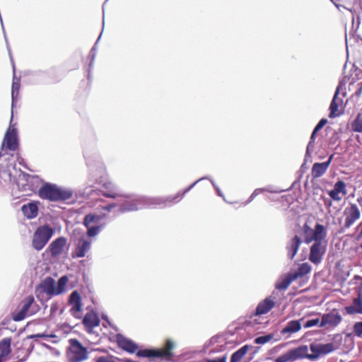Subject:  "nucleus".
I'll use <instances>...</instances> for the list:
<instances>
[{"label": "nucleus", "mask_w": 362, "mask_h": 362, "mask_svg": "<svg viewBox=\"0 0 362 362\" xmlns=\"http://www.w3.org/2000/svg\"><path fill=\"white\" fill-rule=\"evenodd\" d=\"M116 341L119 348L130 354L136 352L138 357L158 358L165 361H170L174 357L173 351L175 344L170 339H166L164 346L160 349H146L139 351V346L136 343L120 334H117Z\"/></svg>", "instance_id": "1"}, {"label": "nucleus", "mask_w": 362, "mask_h": 362, "mask_svg": "<svg viewBox=\"0 0 362 362\" xmlns=\"http://www.w3.org/2000/svg\"><path fill=\"white\" fill-rule=\"evenodd\" d=\"M38 196L53 202H65L73 196V191L51 182L43 183L38 189Z\"/></svg>", "instance_id": "2"}, {"label": "nucleus", "mask_w": 362, "mask_h": 362, "mask_svg": "<svg viewBox=\"0 0 362 362\" xmlns=\"http://www.w3.org/2000/svg\"><path fill=\"white\" fill-rule=\"evenodd\" d=\"M55 231V228L49 224H44L37 227L33 237V247L37 251L42 250L54 235Z\"/></svg>", "instance_id": "3"}, {"label": "nucleus", "mask_w": 362, "mask_h": 362, "mask_svg": "<svg viewBox=\"0 0 362 362\" xmlns=\"http://www.w3.org/2000/svg\"><path fill=\"white\" fill-rule=\"evenodd\" d=\"M67 355L72 362H81L87 358V349L77 339L69 340Z\"/></svg>", "instance_id": "4"}, {"label": "nucleus", "mask_w": 362, "mask_h": 362, "mask_svg": "<svg viewBox=\"0 0 362 362\" xmlns=\"http://www.w3.org/2000/svg\"><path fill=\"white\" fill-rule=\"evenodd\" d=\"M303 233L304 235V242L309 244L311 242L323 240L327 235L325 228L323 225L317 223L315 228H311L307 223L303 226Z\"/></svg>", "instance_id": "5"}, {"label": "nucleus", "mask_w": 362, "mask_h": 362, "mask_svg": "<svg viewBox=\"0 0 362 362\" xmlns=\"http://www.w3.org/2000/svg\"><path fill=\"white\" fill-rule=\"evenodd\" d=\"M13 119V115L11 116L10 124H11ZM19 139L18 135V130L16 127H12L10 124L9 127L6 130L4 138L1 145V151H4L5 147L7 150L15 151L18 148ZM2 156V151L0 152V157Z\"/></svg>", "instance_id": "6"}, {"label": "nucleus", "mask_w": 362, "mask_h": 362, "mask_svg": "<svg viewBox=\"0 0 362 362\" xmlns=\"http://www.w3.org/2000/svg\"><path fill=\"white\" fill-rule=\"evenodd\" d=\"M4 39L6 43L7 49L9 54L10 59L12 64L13 66V81H12V86H11V109L13 110L14 106L16 105V103H17L18 95H19V90L21 87V77H17L16 75V67L14 64V62L13 59V57L11 55V51L8 45V42L7 40V36L6 32H4Z\"/></svg>", "instance_id": "7"}, {"label": "nucleus", "mask_w": 362, "mask_h": 362, "mask_svg": "<svg viewBox=\"0 0 362 362\" xmlns=\"http://www.w3.org/2000/svg\"><path fill=\"white\" fill-rule=\"evenodd\" d=\"M96 182L100 185L99 191L104 197L112 199L120 197L116 185L108 179L107 173L97 180Z\"/></svg>", "instance_id": "8"}, {"label": "nucleus", "mask_w": 362, "mask_h": 362, "mask_svg": "<svg viewBox=\"0 0 362 362\" xmlns=\"http://www.w3.org/2000/svg\"><path fill=\"white\" fill-rule=\"evenodd\" d=\"M308 348L306 345H302L297 348L288 350L287 352L279 356L275 359V362L295 361L298 359L305 358Z\"/></svg>", "instance_id": "9"}, {"label": "nucleus", "mask_w": 362, "mask_h": 362, "mask_svg": "<svg viewBox=\"0 0 362 362\" xmlns=\"http://www.w3.org/2000/svg\"><path fill=\"white\" fill-rule=\"evenodd\" d=\"M22 183H18V187L25 192H35L40 184V179L37 175H31L26 173H21Z\"/></svg>", "instance_id": "10"}, {"label": "nucleus", "mask_w": 362, "mask_h": 362, "mask_svg": "<svg viewBox=\"0 0 362 362\" xmlns=\"http://www.w3.org/2000/svg\"><path fill=\"white\" fill-rule=\"evenodd\" d=\"M326 252V244L322 240L314 243L310 248L309 260L315 264H319Z\"/></svg>", "instance_id": "11"}, {"label": "nucleus", "mask_w": 362, "mask_h": 362, "mask_svg": "<svg viewBox=\"0 0 362 362\" xmlns=\"http://www.w3.org/2000/svg\"><path fill=\"white\" fill-rule=\"evenodd\" d=\"M90 62L86 64V78L81 80L79 84V90H78L77 97L78 101L83 102L88 99L89 93L90 91Z\"/></svg>", "instance_id": "12"}, {"label": "nucleus", "mask_w": 362, "mask_h": 362, "mask_svg": "<svg viewBox=\"0 0 362 362\" xmlns=\"http://www.w3.org/2000/svg\"><path fill=\"white\" fill-rule=\"evenodd\" d=\"M336 349L333 343H328L325 344H310V350L313 354H309L306 352V357L310 360L317 358L320 355L328 354Z\"/></svg>", "instance_id": "13"}, {"label": "nucleus", "mask_w": 362, "mask_h": 362, "mask_svg": "<svg viewBox=\"0 0 362 362\" xmlns=\"http://www.w3.org/2000/svg\"><path fill=\"white\" fill-rule=\"evenodd\" d=\"M345 216L344 228H349L361 217V212L356 204L351 203L344 211Z\"/></svg>", "instance_id": "14"}, {"label": "nucleus", "mask_w": 362, "mask_h": 362, "mask_svg": "<svg viewBox=\"0 0 362 362\" xmlns=\"http://www.w3.org/2000/svg\"><path fill=\"white\" fill-rule=\"evenodd\" d=\"M275 298L274 296H269L261 300L258 303L255 313L250 315V318L254 316L265 315L270 312L276 305Z\"/></svg>", "instance_id": "15"}, {"label": "nucleus", "mask_w": 362, "mask_h": 362, "mask_svg": "<svg viewBox=\"0 0 362 362\" xmlns=\"http://www.w3.org/2000/svg\"><path fill=\"white\" fill-rule=\"evenodd\" d=\"M341 321V315L338 312L333 310L322 315V319L319 327H325L327 326L329 327L334 328L339 325Z\"/></svg>", "instance_id": "16"}, {"label": "nucleus", "mask_w": 362, "mask_h": 362, "mask_svg": "<svg viewBox=\"0 0 362 362\" xmlns=\"http://www.w3.org/2000/svg\"><path fill=\"white\" fill-rule=\"evenodd\" d=\"M67 243V239L65 237L60 236L54 240L47 248L52 257H57L60 255Z\"/></svg>", "instance_id": "17"}, {"label": "nucleus", "mask_w": 362, "mask_h": 362, "mask_svg": "<svg viewBox=\"0 0 362 362\" xmlns=\"http://www.w3.org/2000/svg\"><path fill=\"white\" fill-rule=\"evenodd\" d=\"M68 303L71 308L70 313L72 316L79 318L78 313L81 310V296L77 290L73 291L69 296Z\"/></svg>", "instance_id": "18"}, {"label": "nucleus", "mask_w": 362, "mask_h": 362, "mask_svg": "<svg viewBox=\"0 0 362 362\" xmlns=\"http://www.w3.org/2000/svg\"><path fill=\"white\" fill-rule=\"evenodd\" d=\"M347 194L346 183L342 180L337 181L332 190L328 191L330 198L337 202H340L342 197Z\"/></svg>", "instance_id": "19"}, {"label": "nucleus", "mask_w": 362, "mask_h": 362, "mask_svg": "<svg viewBox=\"0 0 362 362\" xmlns=\"http://www.w3.org/2000/svg\"><path fill=\"white\" fill-rule=\"evenodd\" d=\"M90 247V241L86 240L83 236L78 240L75 250L71 252L72 258L83 257Z\"/></svg>", "instance_id": "20"}, {"label": "nucleus", "mask_w": 362, "mask_h": 362, "mask_svg": "<svg viewBox=\"0 0 362 362\" xmlns=\"http://www.w3.org/2000/svg\"><path fill=\"white\" fill-rule=\"evenodd\" d=\"M39 204L37 201H30L27 204H24L21 206V211L23 214L28 219H33L37 216L39 212Z\"/></svg>", "instance_id": "21"}, {"label": "nucleus", "mask_w": 362, "mask_h": 362, "mask_svg": "<svg viewBox=\"0 0 362 362\" xmlns=\"http://www.w3.org/2000/svg\"><path fill=\"white\" fill-rule=\"evenodd\" d=\"M38 289H40L41 291L44 293H46L49 298L57 296L56 295V281L55 280L50 277H46L42 283L39 285Z\"/></svg>", "instance_id": "22"}, {"label": "nucleus", "mask_w": 362, "mask_h": 362, "mask_svg": "<svg viewBox=\"0 0 362 362\" xmlns=\"http://www.w3.org/2000/svg\"><path fill=\"white\" fill-rule=\"evenodd\" d=\"M332 158L333 155H331L327 161L323 163H314L311 170L312 177L313 178H317L323 175L328 169L332 160Z\"/></svg>", "instance_id": "23"}, {"label": "nucleus", "mask_w": 362, "mask_h": 362, "mask_svg": "<svg viewBox=\"0 0 362 362\" xmlns=\"http://www.w3.org/2000/svg\"><path fill=\"white\" fill-rule=\"evenodd\" d=\"M302 243V240L297 235H295L288 243L286 245L287 255L290 259H293L297 254L299 247Z\"/></svg>", "instance_id": "24"}, {"label": "nucleus", "mask_w": 362, "mask_h": 362, "mask_svg": "<svg viewBox=\"0 0 362 362\" xmlns=\"http://www.w3.org/2000/svg\"><path fill=\"white\" fill-rule=\"evenodd\" d=\"M196 182L193 183L192 185H191L189 187L186 188L185 190L183 191H180V192H178L177 194H174V195H170L167 197H165V199H163L159 203H163V204H167V203H170V204H174V203H177L179 201H180L182 197H184V195L188 192L189 191L194 185H195Z\"/></svg>", "instance_id": "25"}, {"label": "nucleus", "mask_w": 362, "mask_h": 362, "mask_svg": "<svg viewBox=\"0 0 362 362\" xmlns=\"http://www.w3.org/2000/svg\"><path fill=\"white\" fill-rule=\"evenodd\" d=\"M311 266L308 262H305L300 264L298 266V269L294 272H291V274H292L293 279L296 280L298 279L303 278V276L309 274L311 272Z\"/></svg>", "instance_id": "26"}, {"label": "nucleus", "mask_w": 362, "mask_h": 362, "mask_svg": "<svg viewBox=\"0 0 362 362\" xmlns=\"http://www.w3.org/2000/svg\"><path fill=\"white\" fill-rule=\"evenodd\" d=\"M337 8L343 7L349 11H352L361 0H330Z\"/></svg>", "instance_id": "27"}, {"label": "nucleus", "mask_w": 362, "mask_h": 362, "mask_svg": "<svg viewBox=\"0 0 362 362\" xmlns=\"http://www.w3.org/2000/svg\"><path fill=\"white\" fill-rule=\"evenodd\" d=\"M339 91V88L338 87L335 92L334 98L331 102L330 106H329V110H330L329 117H334L338 116L339 115L338 111H339V106L341 103V100L338 99V98H337Z\"/></svg>", "instance_id": "28"}, {"label": "nucleus", "mask_w": 362, "mask_h": 362, "mask_svg": "<svg viewBox=\"0 0 362 362\" xmlns=\"http://www.w3.org/2000/svg\"><path fill=\"white\" fill-rule=\"evenodd\" d=\"M346 311L349 315L362 313V300L360 298H356L353 300L351 305L345 308Z\"/></svg>", "instance_id": "29"}, {"label": "nucleus", "mask_w": 362, "mask_h": 362, "mask_svg": "<svg viewBox=\"0 0 362 362\" xmlns=\"http://www.w3.org/2000/svg\"><path fill=\"white\" fill-rule=\"evenodd\" d=\"M11 353V338L6 337L0 341V356L6 357Z\"/></svg>", "instance_id": "30"}, {"label": "nucleus", "mask_w": 362, "mask_h": 362, "mask_svg": "<svg viewBox=\"0 0 362 362\" xmlns=\"http://www.w3.org/2000/svg\"><path fill=\"white\" fill-rule=\"evenodd\" d=\"M301 329V324L299 320H291L288 322L286 326L281 330V333L283 334L289 333L293 334L300 331Z\"/></svg>", "instance_id": "31"}, {"label": "nucleus", "mask_w": 362, "mask_h": 362, "mask_svg": "<svg viewBox=\"0 0 362 362\" xmlns=\"http://www.w3.org/2000/svg\"><path fill=\"white\" fill-rule=\"evenodd\" d=\"M141 204L142 201L141 199H136L127 202L121 205V211L124 212L137 210L139 209V206Z\"/></svg>", "instance_id": "32"}, {"label": "nucleus", "mask_w": 362, "mask_h": 362, "mask_svg": "<svg viewBox=\"0 0 362 362\" xmlns=\"http://www.w3.org/2000/svg\"><path fill=\"white\" fill-rule=\"evenodd\" d=\"M294 281H296L295 279H293L292 274L289 272L284 278L281 279V281L276 283V288L279 290H286Z\"/></svg>", "instance_id": "33"}, {"label": "nucleus", "mask_w": 362, "mask_h": 362, "mask_svg": "<svg viewBox=\"0 0 362 362\" xmlns=\"http://www.w3.org/2000/svg\"><path fill=\"white\" fill-rule=\"evenodd\" d=\"M249 345H245L234 352L230 358V362H240L249 350Z\"/></svg>", "instance_id": "34"}, {"label": "nucleus", "mask_w": 362, "mask_h": 362, "mask_svg": "<svg viewBox=\"0 0 362 362\" xmlns=\"http://www.w3.org/2000/svg\"><path fill=\"white\" fill-rule=\"evenodd\" d=\"M69 278L66 275L62 276L56 282V295H60L66 291V286L68 283Z\"/></svg>", "instance_id": "35"}, {"label": "nucleus", "mask_w": 362, "mask_h": 362, "mask_svg": "<svg viewBox=\"0 0 362 362\" xmlns=\"http://www.w3.org/2000/svg\"><path fill=\"white\" fill-rule=\"evenodd\" d=\"M34 303V298L32 296H29L26 297L21 303L22 307L21 310H22L23 312H25L27 315H30L29 310L31 307V305ZM32 313H30L31 315Z\"/></svg>", "instance_id": "36"}, {"label": "nucleus", "mask_w": 362, "mask_h": 362, "mask_svg": "<svg viewBox=\"0 0 362 362\" xmlns=\"http://www.w3.org/2000/svg\"><path fill=\"white\" fill-rule=\"evenodd\" d=\"M352 130L355 132H362V114L359 113L351 124Z\"/></svg>", "instance_id": "37"}, {"label": "nucleus", "mask_w": 362, "mask_h": 362, "mask_svg": "<svg viewBox=\"0 0 362 362\" xmlns=\"http://www.w3.org/2000/svg\"><path fill=\"white\" fill-rule=\"evenodd\" d=\"M90 306H87L86 309L88 310L84 317H83V324L85 327V329L86 331L90 334Z\"/></svg>", "instance_id": "38"}, {"label": "nucleus", "mask_w": 362, "mask_h": 362, "mask_svg": "<svg viewBox=\"0 0 362 362\" xmlns=\"http://www.w3.org/2000/svg\"><path fill=\"white\" fill-rule=\"evenodd\" d=\"M274 334H269L264 336H260L255 339V343L256 344H264L269 341H270L272 339H274Z\"/></svg>", "instance_id": "39"}, {"label": "nucleus", "mask_w": 362, "mask_h": 362, "mask_svg": "<svg viewBox=\"0 0 362 362\" xmlns=\"http://www.w3.org/2000/svg\"><path fill=\"white\" fill-rule=\"evenodd\" d=\"M83 223L86 228V236L90 238V213L87 214L85 216Z\"/></svg>", "instance_id": "40"}, {"label": "nucleus", "mask_w": 362, "mask_h": 362, "mask_svg": "<svg viewBox=\"0 0 362 362\" xmlns=\"http://www.w3.org/2000/svg\"><path fill=\"white\" fill-rule=\"evenodd\" d=\"M27 316H28V315H27L22 310H20L17 313L13 314L12 318L15 322H20L24 320Z\"/></svg>", "instance_id": "41"}, {"label": "nucleus", "mask_w": 362, "mask_h": 362, "mask_svg": "<svg viewBox=\"0 0 362 362\" xmlns=\"http://www.w3.org/2000/svg\"><path fill=\"white\" fill-rule=\"evenodd\" d=\"M354 333L358 337H362V322H356L353 327Z\"/></svg>", "instance_id": "42"}, {"label": "nucleus", "mask_w": 362, "mask_h": 362, "mask_svg": "<svg viewBox=\"0 0 362 362\" xmlns=\"http://www.w3.org/2000/svg\"><path fill=\"white\" fill-rule=\"evenodd\" d=\"M320 320L318 318L312 319V320H308L305 323L304 327L305 328H309V327H313V326L318 325H320Z\"/></svg>", "instance_id": "43"}, {"label": "nucleus", "mask_w": 362, "mask_h": 362, "mask_svg": "<svg viewBox=\"0 0 362 362\" xmlns=\"http://www.w3.org/2000/svg\"><path fill=\"white\" fill-rule=\"evenodd\" d=\"M327 123V119L322 118V119H320L314 129V134H316L318 131H320Z\"/></svg>", "instance_id": "44"}, {"label": "nucleus", "mask_w": 362, "mask_h": 362, "mask_svg": "<svg viewBox=\"0 0 362 362\" xmlns=\"http://www.w3.org/2000/svg\"><path fill=\"white\" fill-rule=\"evenodd\" d=\"M100 319L97 315L92 310V329L95 327H98L100 324Z\"/></svg>", "instance_id": "45"}, {"label": "nucleus", "mask_w": 362, "mask_h": 362, "mask_svg": "<svg viewBox=\"0 0 362 362\" xmlns=\"http://www.w3.org/2000/svg\"><path fill=\"white\" fill-rule=\"evenodd\" d=\"M227 355L225 354L221 357H218L213 359H206V362H227Z\"/></svg>", "instance_id": "46"}, {"label": "nucleus", "mask_w": 362, "mask_h": 362, "mask_svg": "<svg viewBox=\"0 0 362 362\" xmlns=\"http://www.w3.org/2000/svg\"><path fill=\"white\" fill-rule=\"evenodd\" d=\"M98 206H101V208L106 212H110L113 208H115L116 206V204L112 203V204H107L105 206H102V205L99 204Z\"/></svg>", "instance_id": "47"}, {"label": "nucleus", "mask_w": 362, "mask_h": 362, "mask_svg": "<svg viewBox=\"0 0 362 362\" xmlns=\"http://www.w3.org/2000/svg\"><path fill=\"white\" fill-rule=\"evenodd\" d=\"M105 224V223H103L100 226H92V237L96 235L100 231V228Z\"/></svg>", "instance_id": "48"}, {"label": "nucleus", "mask_w": 362, "mask_h": 362, "mask_svg": "<svg viewBox=\"0 0 362 362\" xmlns=\"http://www.w3.org/2000/svg\"><path fill=\"white\" fill-rule=\"evenodd\" d=\"M48 335L45 333H39L36 334H31L27 337V339H34V338H47Z\"/></svg>", "instance_id": "49"}, {"label": "nucleus", "mask_w": 362, "mask_h": 362, "mask_svg": "<svg viewBox=\"0 0 362 362\" xmlns=\"http://www.w3.org/2000/svg\"><path fill=\"white\" fill-rule=\"evenodd\" d=\"M106 215H107L106 213H103L101 216L92 214V218H91L92 223L99 221L100 219L105 218L106 216Z\"/></svg>", "instance_id": "50"}, {"label": "nucleus", "mask_w": 362, "mask_h": 362, "mask_svg": "<svg viewBox=\"0 0 362 362\" xmlns=\"http://www.w3.org/2000/svg\"><path fill=\"white\" fill-rule=\"evenodd\" d=\"M95 362H115L111 357L101 356L95 359Z\"/></svg>", "instance_id": "51"}, {"label": "nucleus", "mask_w": 362, "mask_h": 362, "mask_svg": "<svg viewBox=\"0 0 362 362\" xmlns=\"http://www.w3.org/2000/svg\"><path fill=\"white\" fill-rule=\"evenodd\" d=\"M33 348H34V346L33 344H31L30 347L28 349V353L24 357H23L22 358L19 359L18 362H25V361H26L28 358V356H29V355L32 352Z\"/></svg>", "instance_id": "52"}, {"label": "nucleus", "mask_w": 362, "mask_h": 362, "mask_svg": "<svg viewBox=\"0 0 362 362\" xmlns=\"http://www.w3.org/2000/svg\"><path fill=\"white\" fill-rule=\"evenodd\" d=\"M83 157H84V159L86 160V163L87 165H89V152H88V149H86L85 148H83Z\"/></svg>", "instance_id": "53"}, {"label": "nucleus", "mask_w": 362, "mask_h": 362, "mask_svg": "<svg viewBox=\"0 0 362 362\" xmlns=\"http://www.w3.org/2000/svg\"><path fill=\"white\" fill-rule=\"evenodd\" d=\"M262 192V189H255L253 193L251 194L250 199L252 200L257 195H258Z\"/></svg>", "instance_id": "54"}, {"label": "nucleus", "mask_w": 362, "mask_h": 362, "mask_svg": "<svg viewBox=\"0 0 362 362\" xmlns=\"http://www.w3.org/2000/svg\"><path fill=\"white\" fill-rule=\"evenodd\" d=\"M58 310V305L55 303H53L50 306V313L51 314L55 313Z\"/></svg>", "instance_id": "55"}, {"label": "nucleus", "mask_w": 362, "mask_h": 362, "mask_svg": "<svg viewBox=\"0 0 362 362\" xmlns=\"http://www.w3.org/2000/svg\"><path fill=\"white\" fill-rule=\"evenodd\" d=\"M359 85H360V87L358 89V90L356 92V95L358 96H360L361 94L362 93V82L360 83Z\"/></svg>", "instance_id": "56"}, {"label": "nucleus", "mask_w": 362, "mask_h": 362, "mask_svg": "<svg viewBox=\"0 0 362 362\" xmlns=\"http://www.w3.org/2000/svg\"><path fill=\"white\" fill-rule=\"evenodd\" d=\"M315 134H314V131H313L312 134H311V136H310V143H311L312 141H315Z\"/></svg>", "instance_id": "57"}, {"label": "nucleus", "mask_w": 362, "mask_h": 362, "mask_svg": "<svg viewBox=\"0 0 362 362\" xmlns=\"http://www.w3.org/2000/svg\"><path fill=\"white\" fill-rule=\"evenodd\" d=\"M325 205H327L328 207H330L332 204V202L331 200L325 201Z\"/></svg>", "instance_id": "58"}, {"label": "nucleus", "mask_w": 362, "mask_h": 362, "mask_svg": "<svg viewBox=\"0 0 362 362\" xmlns=\"http://www.w3.org/2000/svg\"><path fill=\"white\" fill-rule=\"evenodd\" d=\"M357 202L361 206H362V197H358L357 198Z\"/></svg>", "instance_id": "59"}, {"label": "nucleus", "mask_w": 362, "mask_h": 362, "mask_svg": "<svg viewBox=\"0 0 362 362\" xmlns=\"http://www.w3.org/2000/svg\"><path fill=\"white\" fill-rule=\"evenodd\" d=\"M8 176L9 177L10 181H11V173L10 171L8 173Z\"/></svg>", "instance_id": "60"}, {"label": "nucleus", "mask_w": 362, "mask_h": 362, "mask_svg": "<svg viewBox=\"0 0 362 362\" xmlns=\"http://www.w3.org/2000/svg\"><path fill=\"white\" fill-rule=\"evenodd\" d=\"M5 358L4 356H0V362H3V359Z\"/></svg>", "instance_id": "61"}, {"label": "nucleus", "mask_w": 362, "mask_h": 362, "mask_svg": "<svg viewBox=\"0 0 362 362\" xmlns=\"http://www.w3.org/2000/svg\"><path fill=\"white\" fill-rule=\"evenodd\" d=\"M45 347H47V349H51V346L47 345V344H44Z\"/></svg>", "instance_id": "62"}, {"label": "nucleus", "mask_w": 362, "mask_h": 362, "mask_svg": "<svg viewBox=\"0 0 362 362\" xmlns=\"http://www.w3.org/2000/svg\"><path fill=\"white\" fill-rule=\"evenodd\" d=\"M55 337L54 334L48 335V337Z\"/></svg>", "instance_id": "63"}, {"label": "nucleus", "mask_w": 362, "mask_h": 362, "mask_svg": "<svg viewBox=\"0 0 362 362\" xmlns=\"http://www.w3.org/2000/svg\"><path fill=\"white\" fill-rule=\"evenodd\" d=\"M360 248L362 249V243L360 244Z\"/></svg>", "instance_id": "64"}]
</instances>
